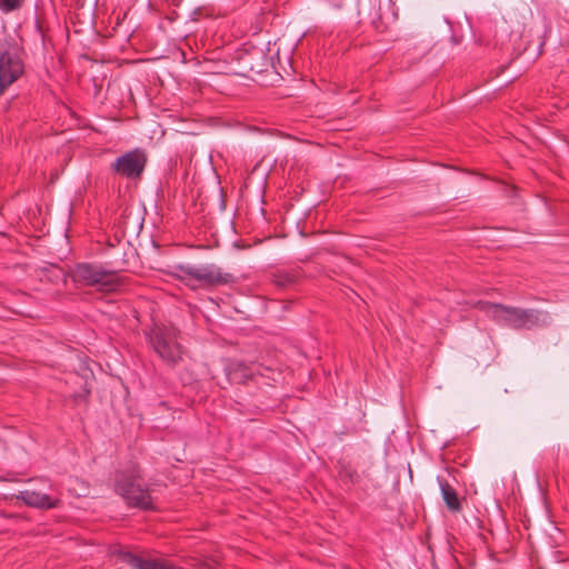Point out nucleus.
I'll list each match as a JSON object with an SVG mask.
<instances>
[{"label":"nucleus","instance_id":"2","mask_svg":"<svg viewBox=\"0 0 569 569\" xmlns=\"http://www.w3.org/2000/svg\"><path fill=\"white\" fill-rule=\"evenodd\" d=\"M171 274L191 290L229 284L234 279L232 273L216 264H178Z\"/></svg>","mask_w":569,"mask_h":569},{"label":"nucleus","instance_id":"15","mask_svg":"<svg viewBox=\"0 0 569 569\" xmlns=\"http://www.w3.org/2000/svg\"><path fill=\"white\" fill-rule=\"evenodd\" d=\"M24 0H0V10L2 12H12L19 10Z\"/></svg>","mask_w":569,"mask_h":569},{"label":"nucleus","instance_id":"16","mask_svg":"<svg viewBox=\"0 0 569 569\" xmlns=\"http://www.w3.org/2000/svg\"><path fill=\"white\" fill-rule=\"evenodd\" d=\"M521 17H531V11L530 10H526L523 13L520 14Z\"/></svg>","mask_w":569,"mask_h":569},{"label":"nucleus","instance_id":"5","mask_svg":"<svg viewBox=\"0 0 569 569\" xmlns=\"http://www.w3.org/2000/svg\"><path fill=\"white\" fill-rule=\"evenodd\" d=\"M149 342L168 366L173 367L182 359L181 346L170 331L159 327L153 328L149 333Z\"/></svg>","mask_w":569,"mask_h":569},{"label":"nucleus","instance_id":"4","mask_svg":"<svg viewBox=\"0 0 569 569\" xmlns=\"http://www.w3.org/2000/svg\"><path fill=\"white\" fill-rule=\"evenodd\" d=\"M71 277L74 282L94 287L103 292H114L123 286L122 277L117 271L107 270L94 263H77L71 271Z\"/></svg>","mask_w":569,"mask_h":569},{"label":"nucleus","instance_id":"14","mask_svg":"<svg viewBox=\"0 0 569 569\" xmlns=\"http://www.w3.org/2000/svg\"><path fill=\"white\" fill-rule=\"evenodd\" d=\"M256 367V377H264L269 380L276 381V376H279L276 369L271 367L263 366L261 363H254Z\"/></svg>","mask_w":569,"mask_h":569},{"label":"nucleus","instance_id":"7","mask_svg":"<svg viewBox=\"0 0 569 569\" xmlns=\"http://www.w3.org/2000/svg\"><path fill=\"white\" fill-rule=\"evenodd\" d=\"M23 73V62L16 51L0 50V93Z\"/></svg>","mask_w":569,"mask_h":569},{"label":"nucleus","instance_id":"3","mask_svg":"<svg viewBox=\"0 0 569 569\" xmlns=\"http://www.w3.org/2000/svg\"><path fill=\"white\" fill-rule=\"evenodd\" d=\"M141 479L140 468L131 465L126 470H120L114 477V489L129 507L142 510L153 509L152 498L148 489L138 482Z\"/></svg>","mask_w":569,"mask_h":569},{"label":"nucleus","instance_id":"8","mask_svg":"<svg viewBox=\"0 0 569 569\" xmlns=\"http://www.w3.org/2000/svg\"><path fill=\"white\" fill-rule=\"evenodd\" d=\"M17 499L22 500L28 507L43 510L54 509L61 505L60 499L52 498L51 496L34 489H26L20 491L17 496Z\"/></svg>","mask_w":569,"mask_h":569},{"label":"nucleus","instance_id":"17","mask_svg":"<svg viewBox=\"0 0 569 569\" xmlns=\"http://www.w3.org/2000/svg\"><path fill=\"white\" fill-rule=\"evenodd\" d=\"M168 569H183V568L170 565Z\"/></svg>","mask_w":569,"mask_h":569},{"label":"nucleus","instance_id":"12","mask_svg":"<svg viewBox=\"0 0 569 569\" xmlns=\"http://www.w3.org/2000/svg\"><path fill=\"white\" fill-rule=\"evenodd\" d=\"M123 560L133 569H168L170 563L153 559H144L131 552L123 553Z\"/></svg>","mask_w":569,"mask_h":569},{"label":"nucleus","instance_id":"9","mask_svg":"<svg viewBox=\"0 0 569 569\" xmlns=\"http://www.w3.org/2000/svg\"><path fill=\"white\" fill-rule=\"evenodd\" d=\"M227 376L231 383L244 385L257 378L254 363L250 366L242 362L232 363L228 368Z\"/></svg>","mask_w":569,"mask_h":569},{"label":"nucleus","instance_id":"13","mask_svg":"<svg viewBox=\"0 0 569 569\" xmlns=\"http://www.w3.org/2000/svg\"><path fill=\"white\" fill-rule=\"evenodd\" d=\"M297 273L292 271H278L272 276V282L280 287L287 288L297 281Z\"/></svg>","mask_w":569,"mask_h":569},{"label":"nucleus","instance_id":"11","mask_svg":"<svg viewBox=\"0 0 569 569\" xmlns=\"http://www.w3.org/2000/svg\"><path fill=\"white\" fill-rule=\"evenodd\" d=\"M239 61L247 70L260 73L266 64V56L262 50L253 49L241 53Z\"/></svg>","mask_w":569,"mask_h":569},{"label":"nucleus","instance_id":"6","mask_svg":"<svg viewBox=\"0 0 569 569\" xmlns=\"http://www.w3.org/2000/svg\"><path fill=\"white\" fill-rule=\"evenodd\" d=\"M147 164V156L140 149L128 151L111 163V170L124 178H140Z\"/></svg>","mask_w":569,"mask_h":569},{"label":"nucleus","instance_id":"10","mask_svg":"<svg viewBox=\"0 0 569 569\" xmlns=\"http://www.w3.org/2000/svg\"><path fill=\"white\" fill-rule=\"evenodd\" d=\"M437 481L439 483L441 496L447 508L453 513L461 512L462 503L457 490L448 482L447 479L441 476L437 477Z\"/></svg>","mask_w":569,"mask_h":569},{"label":"nucleus","instance_id":"1","mask_svg":"<svg viewBox=\"0 0 569 569\" xmlns=\"http://www.w3.org/2000/svg\"><path fill=\"white\" fill-rule=\"evenodd\" d=\"M475 307L492 321L513 330H532L547 327L551 322L548 311L521 308L489 301H478Z\"/></svg>","mask_w":569,"mask_h":569}]
</instances>
